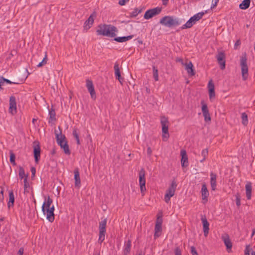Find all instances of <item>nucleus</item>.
Here are the masks:
<instances>
[{"label": "nucleus", "instance_id": "nucleus-5", "mask_svg": "<svg viewBox=\"0 0 255 255\" xmlns=\"http://www.w3.org/2000/svg\"><path fill=\"white\" fill-rule=\"evenodd\" d=\"M160 123L162 126L163 139L164 140H166L169 137L168 133L169 122L168 119L165 117H162Z\"/></svg>", "mask_w": 255, "mask_h": 255}, {"label": "nucleus", "instance_id": "nucleus-20", "mask_svg": "<svg viewBox=\"0 0 255 255\" xmlns=\"http://www.w3.org/2000/svg\"><path fill=\"white\" fill-rule=\"evenodd\" d=\"M184 66H185V69L189 75L191 76L195 75V72L193 69V65L191 61L188 63H185Z\"/></svg>", "mask_w": 255, "mask_h": 255}, {"label": "nucleus", "instance_id": "nucleus-34", "mask_svg": "<svg viewBox=\"0 0 255 255\" xmlns=\"http://www.w3.org/2000/svg\"><path fill=\"white\" fill-rule=\"evenodd\" d=\"M193 24H194V22L190 18L185 24L183 25L181 28L182 29L191 28Z\"/></svg>", "mask_w": 255, "mask_h": 255}, {"label": "nucleus", "instance_id": "nucleus-8", "mask_svg": "<svg viewBox=\"0 0 255 255\" xmlns=\"http://www.w3.org/2000/svg\"><path fill=\"white\" fill-rule=\"evenodd\" d=\"M161 10L162 8L159 7L150 9L145 12L144 14V18L146 19H150L153 16L159 14L161 12Z\"/></svg>", "mask_w": 255, "mask_h": 255}, {"label": "nucleus", "instance_id": "nucleus-52", "mask_svg": "<svg viewBox=\"0 0 255 255\" xmlns=\"http://www.w3.org/2000/svg\"><path fill=\"white\" fill-rule=\"evenodd\" d=\"M176 61L180 62L182 65H184L185 64V63H184L183 59L181 58H177Z\"/></svg>", "mask_w": 255, "mask_h": 255}, {"label": "nucleus", "instance_id": "nucleus-43", "mask_svg": "<svg viewBox=\"0 0 255 255\" xmlns=\"http://www.w3.org/2000/svg\"><path fill=\"white\" fill-rule=\"evenodd\" d=\"M241 199H240V195L239 193H237L236 195V205L238 207H239L241 205Z\"/></svg>", "mask_w": 255, "mask_h": 255}, {"label": "nucleus", "instance_id": "nucleus-4", "mask_svg": "<svg viewBox=\"0 0 255 255\" xmlns=\"http://www.w3.org/2000/svg\"><path fill=\"white\" fill-rule=\"evenodd\" d=\"M242 76L243 80L245 81L248 77V66L247 65V57L246 52L242 54L240 59Z\"/></svg>", "mask_w": 255, "mask_h": 255}, {"label": "nucleus", "instance_id": "nucleus-48", "mask_svg": "<svg viewBox=\"0 0 255 255\" xmlns=\"http://www.w3.org/2000/svg\"><path fill=\"white\" fill-rule=\"evenodd\" d=\"M162 219L161 216H158L157 219H156L155 224H159V225L162 226Z\"/></svg>", "mask_w": 255, "mask_h": 255}, {"label": "nucleus", "instance_id": "nucleus-6", "mask_svg": "<svg viewBox=\"0 0 255 255\" xmlns=\"http://www.w3.org/2000/svg\"><path fill=\"white\" fill-rule=\"evenodd\" d=\"M107 221V220L105 218L99 223V237L98 242L100 244L105 240Z\"/></svg>", "mask_w": 255, "mask_h": 255}, {"label": "nucleus", "instance_id": "nucleus-50", "mask_svg": "<svg viewBox=\"0 0 255 255\" xmlns=\"http://www.w3.org/2000/svg\"><path fill=\"white\" fill-rule=\"evenodd\" d=\"M191 253L192 255H198V254L196 251L195 248L193 246H192L191 247Z\"/></svg>", "mask_w": 255, "mask_h": 255}, {"label": "nucleus", "instance_id": "nucleus-17", "mask_svg": "<svg viewBox=\"0 0 255 255\" xmlns=\"http://www.w3.org/2000/svg\"><path fill=\"white\" fill-rule=\"evenodd\" d=\"M201 221L203 226L204 235L206 237L209 234V224L205 217H202Z\"/></svg>", "mask_w": 255, "mask_h": 255}, {"label": "nucleus", "instance_id": "nucleus-38", "mask_svg": "<svg viewBox=\"0 0 255 255\" xmlns=\"http://www.w3.org/2000/svg\"><path fill=\"white\" fill-rule=\"evenodd\" d=\"M49 118L51 121H55V112L54 109L51 108L49 113Z\"/></svg>", "mask_w": 255, "mask_h": 255}, {"label": "nucleus", "instance_id": "nucleus-22", "mask_svg": "<svg viewBox=\"0 0 255 255\" xmlns=\"http://www.w3.org/2000/svg\"><path fill=\"white\" fill-rule=\"evenodd\" d=\"M177 187V184L175 180H173L172 182L171 185L169 186L168 189L166 191V194H172V195H174L175 190Z\"/></svg>", "mask_w": 255, "mask_h": 255}, {"label": "nucleus", "instance_id": "nucleus-44", "mask_svg": "<svg viewBox=\"0 0 255 255\" xmlns=\"http://www.w3.org/2000/svg\"><path fill=\"white\" fill-rule=\"evenodd\" d=\"M203 114L204 117V120L206 122L211 121V119L209 112L207 113H204Z\"/></svg>", "mask_w": 255, "mask_h": 255}, {"label": "nucleus", "instance_id": "nucleus-19", "mask_svg": "<svg viewBox=\"0 0 255 255\" xmlns=\"http://www.w3.org/2000/svg\"><path fill=\"white\" fill-rule=\"evenodd\" d=\"M181 155L182 156L181 160L182 166L183 167H187L188 166V157L185 150H181Z\"/></svg>", "mask_w": 255, "mask_h": 255}, {"label": "nucleus", "instance_id": "nucleus-18", "mask_svg": "<svg viewBox=\"0 0 255 255\" xmlns=\"http://www.w3.org/2000/svg\"><path fill=\"white\" fill-rule=\"evenodd\" d=\"M45 211H42L43 214L46 215V219L50 223H52L55 219L54 213L52 210H48V209L45 208Z\"/></svg>", "mask_w": 255, "mask_h": 255}, {"label": "nucleus", "instance_id": "nucleus-9", "mask_svg": "<svg viewBox=\"0 0 255 255\" xmlns=\"http://www.w3.org/2000/svg\"><path fill=\"white\" fill-rule=\"evenodd\" d=\"M33 153L35 161L36 163L39 162L40 157V147L39 142L38 141L33 142Z\"/></svg>", "mask_w": 255, "mask_h": 255}, {"label": "nucleus", "instance_id": "nucleus-29", "mask_svg": "<svg viewBox=\"0 0 255 255\" xmlns=\"http://www.w3.org/2000/svg\"><path fill=\"white\" fill-rule=\"evenodd\" d=\"M133 37V35H129L128 36H123V37H115L114 40L118 42H123L127 41L130 39H131Z\"/></svg>", "mask_w": 255, "mask_h": 255}, {"label": "nucleus", "instance_id": "nucleus-31", "mask_svg": "<svg viewBox=\"0 0 255 255\" xmlns=\"http://www.w3.org/2000/svg\"><path fill=\"white\" fill-rule=\"evenodd\" d=\"M205 13V12H199L196 14L193 15L190 18L192 19V20L194 22V23L195 24L196 21L199 20L200 19L202 18L203 16L204 15Z\"/></svg>", "mask_w": 255, "mask_h": 255}, {"label": "nucleus", "instance_id": "nucleus-14", "mask_svg": "<svg viewBox=\"0 0 255 255\" xmlns=\"http://www.w3.org/2000/svg\"><path fill=\"white\" fill-rule=\"evenodd\" d=\"M53 202V200L50 198L49 196H48L47 200H46V198L45 199V201L44 202L42 206V211H45V209H48V210H52L54 213V207L53 205L51 206L52 203Z\"/></svg>", "mask_w": 255, "mask_h": 255}, {"label": "nucleus", "instance_id": "nucleus-2", "mask_svg": "<svg viewBox=\"0 0 255 255\" xmlns=\"http://www.w3.org/2000/svg\"><path fill=\"white\" fill-rule=\"evenodd\" d=\"M59 132L55 129V134L57 143L60 145V147L63 149L64 152L67 155H70L71 151L69 149V145L67 141L65 140L66 137L64 134H62V131L60 127H58Z\"/></svg>", "mask_w": 255, "mask_h": 255}, {"label": "nucleus", "instance_id": "nucleus-55", "mask_svg": "<svg viewBox=\"0 0 255 255\" xmlns=\"http://www.w3.org/2000/svg\"><path fill=\"white\" fill-rule=\"evenodd\" d=\"M147 153L148 156H151L152 154V150L150 147H148L147 149Z\"/></svg>", "mask_w": 255, "mask_h": 255}, {"label": "nucleus", "instance_id": "nucleus-57", "mask_svg": "<svg viewBox=\"0 0 255 255\" xmlns=\"http://www.w3.org/2000/svg\"><path fill=\"white\" fill-rule=\"evenodd\" d=\"M2 76L0 77V90L2 89L1 86L4 85V82L2 80Z\"/></svg>", "mask_w": 255, "mask_h": 255}, {"label": "nucleus", "instance_id": "nucleus-3", "mask_svg": "<svg viewBox=\"0 0 255 255\" xmlns=\"http://www.w3.org/2000/svg\"><path fill=\"white\" fill-rule=\"evenodd\" d=\"M159 23L168 27L177 26L181 24L178 18L172 16H165L160 19Z\"/></svg>", "mask_w": 255, "mask_h": 255}, {"label": "nucleus", "instance_id": "nucleus-64", "mask_svg": "<svg viewBox=\"0 0 255 255\" xmlns=\"http://www.w3.org/2000/svg\"><path fill=\"white\" fill-rule=\"evenodd\" d=\"M255 234V229H254L253 230V233H252V236H253Z\"/></svg>", "mask_w": 255, "mask_h": 255}, {"label": "nucleus", "instance_id": "nucleus-11", "mask_svg": "<svg viewBox=\"0 0 255 255\" xmlns=\"http://www.w3.org/2000/svg\"><path fill=\"white\" fill-rule=\"evenodd\" d=\"M86 87L88 89V91L89 92L90 95L91 96V98L95 100L96 98V92L95 91L94 87L93 84V82L87 79L86 80Z\"/></svg>", "mask_w": 255, "mask_h": 255}, {"label": "nucleus", "instance_id": "nucleus-32", "mask_svg": "<svg viewBox=\"0 0 255 255\" xmlns=\"http://www.w3.org/2000/svg\"><path fill=\"white\" fill-rule=\"evenodd\" d=\"M250 0H244L240 4L239 7L242 9H246L250 6Z\"/></svg>", "mask_w": 255, "mask_h": 255}, {"label": "nucleus", "instance_id": "nucleus-27", "mask_svg": "<svg viewBox=\"0 0 255 255\" xmlns=\"http://www.w3.org/2000/svg\"><path fill=\"white\" fill-rule=\"evenodd\" d=\"M162 226L159 225V224H155V229H154V239L159 237L161 235V233L162 232Z\"/></svg>", "mask_w": 255, "mask_h": 255}, {"label": "nucleus", "instance_id": "nucleus-59", "mask_svg": "<svg viewBox=\"0 0 255 255\" xmlns=\"http://www.w3.org/2000/svg\"><path fill=\"white\" fill-rule=\"evenodd\" d=\"M219 0H215V3H213V5L211 6V8L216 6L217 3L219 2Z\"/></svg>", "mask_w": 255, "mask_h": 255}, {"label": "nucleus", "instance_id": "nucleus-54", "mask_svg": "<svg viewBox=\"0 0 255 255\" xmlns=\"http://www.w3.org/2000/svg\"><path fill=\"white\" fill-rule=\"evenodd\" d=\"M128 0H120L119 1V4L121 5H124L125 4L126 1H128Z\"/></svg>", "mask_w": 255, "mask_h": 255}, {"label": "nucleus", "instance_id": "nucleus-23", "mask_svg": "<svg viewBox=\"0 0 255 255\" xmlns=\"http://www.w3.org/2000/svg\"><path fill=\"white\" fill-rule=\"evenodd\" d=\"M202 199L205 202L207 201V198L209 196V192L206 187V185L204 184L202 185L201 189Z\"/></svg>", "mask_w": 255, "mask_h": 255}, {"label": "nucleus", "instance_id": "nucleus-47", "mask_svg": "<svg viewBox=\"0 0 255 255\" xmlns=\"http://www.w3.org/2000/svg\"><path fill=\"white\" fill-rule=\"evenodd\" d=\"M72 134L76 139L79 138V134L77 132V129L76 128H74L73 129Z\"/></svg>", "mask_w": 255, "mask_h": 255}, {"label": "nucleus", "instance_id": "nucleus-39", "mask_svg": "<svg viewBox=\"0 0 255 255\" xmlns=\"http://www.w3.org/2000/svg\"><path fill=\"white\" fill-rule=\"evenodd\" d=\"M202 105V111L203 114L209 113V110L206 104L203 101L201 102Z\"/></svg>", "mask_w": 255, "mask_h": 255}, {"label": "nucleus", "instance_id": "nucleus-15", "mask_svg": "<svg viewBox=\"0 0 255 255\" xmlns=\"http://www.w3.org/2000/svg\"><path fill=\"white\" fill-rule=\"evenodd\" d=\"M222 239L227 247V251L230 253L232 247V243L230 239L229 236L227 234H225L222 236Z\"/></svg>", "mask_w": 255, "mask_h": 255}, {"label": "nucleus", "instance_id": "nucleus-45", "mask_svg": "<svg viewBox=\"0 0 255 255\" xmlns=\"http://www.w3.org/2000/svg\"><path fill=\"white\" fill-rule=\"evenodd\" d=\"M173 195H172V194H166L165 193V196H164V201L166 203H168L170 200V198L173 197Z\"/></svg>", "mask_w": 255, "mask_h": 255}, {"label": "nucleus", "instance_id": "nucleus-1", "mask_svg": "<svg viewBox=\"0 0 255 255\" xmlns=\"http://www.w3.org/2000/svg\"><path fill=\"white\" fill-rule=\"evenodd\" d=\"M116 27L111 24H100L96 30L98 35L106 36L109 37H115L116 32H118Z\"/></svg>", "mask_w": 255, "mask_h": 255}, {"label": "nucleus", "instance_id": "nucleus-10", "mask_svg": "<svg viewBox=\"0 0 255 255\" xmlns=\"http://www.w3.org/2000/svg\"><path fill=\"white\" fill-rule=\"evenodd\" d=\"M218 63L220 65V68L224 70L226 66V55L223 51H220L216 56Z\"/></svg>", "mask_w": 255, "mask_h": 255}, {"label": "nucleus", "instance_id": "nucleus-40", "mask_svg": "<svg viewBox=\"0 0 255 255\" xmlns=\"http://www.w3.org/2000/svg\"><path fill=\"white\" fill-rule=\"evenodd\" d=\"M208 151L207 148L204 149L202 150L201 154H202V156L203 157V158L200 160L201 162H202L203 161H204L205 160L207 156L208 155Z\"/></svg>", "mask_w": 255, "mask_h": 255}, {"label": "nucleus", "instance_id": "nucleus-13", "mask_svg": "<svg viewBox=\"0 0 255 255\" xmlns=\"http://www.w3.org/2000/svg\"><path fill=\"white\" fill-rule=\"evenodd\" d=\"M9 113L14 115L16 113V103L15 98L11 96L9 99Z\"/></svg>", "mask_w": 255, "mask_h": 255}, {"label": "nucleus", "instance_id": "nucleus-42", "mask_svg": "<svg viewBox=\"0 0 255 255\" xmlns=\"http://www.w3.org/2000/svg\"><path fill=\"white\" fill-rule=\"evenodd\" d=\"M27 177H28V174H27L23 180L24 182V191L25 192L26 190V189L29 187V183L27 181Z\"/></svg>", "mask_w": 255, "mask_h": 255}, {"label": "nucleus", "instance_id": "nucleus-7", "mask_svg": "<svg viewBox=\"0 0 255 255\" xmlns=\"http://www.w3.org/2000/svg\"><path fill=\"white\" fill-rule=\"evenodd\" d=\"M139 182L140 190L142 196L145 195L146 190L145 187V171L142 168L139 172Z\"/></svg>", "mask_w": 255, "mask_h": 255}, {"label": "nucleus", "instance_id": "nucleus-58", "mask_svg": "<svg viewBox=\"0 0 255 255\" xmlns=\"http://www.w3.org/2000/svg\"><path fill=\"white\" fill-rule=\"evenodd\" d=\"M31 171L32 176H35V172H36L35 168L33 167H31Z\"/></svg>", "mask_w": 255, "mask_h": 255}, {"label": "nucleus", "instance_id": "nucleus-16", "mask_svg": "<svg viewBox=\"0 0 255 255\" xmlns=\"http://www.w3.org/2000/svg\"><path fill=\"white\" fill-rule=\"evenodd\" d=\"M115 74L116 79H118L121 84H123L124 79L121 77L119 64L118 62H116L114 65Z\"/></svg>", "mask_w": 255, "mask_h": 255}, {"label": "nucleus", "instance_id": "nucleus-41", "mask_svg": "<svg viewBox=\"0 0 255 255\" xmlns=\"http://www.w3.org/2000/svg\"><path fill=\"white\" fill-rule=\"evenodd\" d=\"M47 55L46 54L45 55V57H44V58L43 59L42 61L41 62H40L37 65V67H40L43 66V65H45L47 63Z\"/></svg>", "mask_w": 255, "mask_h": 255}, {"label": "nucleus", "instance_id": "nucleus-33", "mask_svg": "<svg viewBox=\"0 0 255 255\" xmlns=\"http://www.w3.org/2000/svg\"><path fill=\"white\" fill-rule=\"evenodd\" d=\"M242 118V124L246 126L248 124V115L246 113H243L241 116Z\"/></svg>", "mask_w": 255, "mask_h": 255}, {"label": "nucleus", "instance_id": "nucleus-21", "mask_svg": "<svg viewBox=\"0 0 255 255\" xmlns=\"http://www.w3.org/2000/svg\"><path fill=\"white\" fill-rule=\"evenodd\" d=\"M209 95L210 99H212L215 97L214 85L212 80H210L208 83Z\"/></svg>", "mask_w": 255, "mask_h": 255}, {"label": "nucleus", "instance_id": "nucleus-24", "mask_svg": "<svg viewBox=\"0 0 255 255\" xmlns=\"http://www.w3.org/2000/svg\"><path fill=\"white\" fill-rule=\"evenodd\" d=\"M74 179H75V186L76 187L79 188L81 185V180L79 175L78 169L74 170Z\"/></svg>", "mask_w": 255, "mask_h": 255}, {"label": "nucleus", "instance_id": "nucleus-51", "mask_svg": "<svg viewBox=\"0 0 255 255\" xmlns=\"http://www.w3.org/2000/svg\"><path fill=\"white\" fill-rule=\"evenodd\" d=\"M241 44V41L240 39H238L236 41L235 45H234V49H237L238 46H240Z\"/></svg>", "mask_w": 255, "mask_h": 255}, {"label": "nucleus", "instance_id": "nucleus-26", "mask_svg": "<svg viewBox=\"0 0 255 255\" xmlns=\"http://www.w3.org/2000/svg\"><path fill=\"white\" fill-rule=\"evenodd\" d=\"M245 188L247 198L248 200H250L252 196V183L248 182L246 185Z\"/></svg>", "mask_w": 255, "mask_h": 255}, {"label": "nucleus", "instance_id": "nucleus-30", "mask_svg": "<svg viewBox=\"0 0 255 255\" xmlns=\"http://www.w3.org/2000/svg\"><path fill=\"white\" fill-rule=\"evenodd\" d=\"M14 202V196L12 191L9 192V201L7 203V206L9 208L13 206Z\"/></svg>", "mask_w": 255, "mask_h": 255}, {"label": "nucleus", "instance_id": "nucleus-53", "mask_svg": "<svg viewBox=\"0 0 255 255\" xmlns=\"http://www.w3.org/2000/svg\"><path fill=\"white\" fill-rule=\"evenodd\" d=\"M23 252L24 249L23 248H20L17 252V255H23Z\"/></svg>", "mask_w": 255, "mask_h": 255}, {"label": "nucleus", "instance_id": "nucleus-62", "mask_svg": "<svg viewBox=\"0 0 255 255\" xmlns=\"http://www.w3.org/2000/svg\"><path fill=\"white\" fill-rule=\"evenodd\" d=\"M76 139V142H77V144L78 145H80V141L79 138H77V139Z\"/></svg>", "mask_w": 255, "mask_h": 255}, {"label": "nucleus", "instance_id": "nucleus-61", "mask_svg": "<svg viewBox=\"0 0 255 255\" xmlns=\"http://www.w3.org/2000/svg\"><path fill=\"white\" fill-rule=\"evenodd\" d=\"M138 13L137 12V9H135V11L132 12V15L133 16H135Z\"/></svg>", "mask_w": 255, "mask_h": 255}, {"label": "nucleus", "instance_id": "nucleus-12", "mask_svg": "<svg viewBox=\"0 0 255 255\" xmlns=\"http://www.w3.org/2000/svg\"><path fill=\"white\" fill-rule=\"evenodd\" d=\"M97 16L96 12L94 11L89 17L87 20L84 23V29H89L93 25L94 21V18Z\"/></svg>", "mask_w": 255, "mask_h": 255}, {"label": "nucleus", "instance_id": "nucleus-25", "mask_svg": "<svg viewBox=\"0 0 255 255\" xmlns=\"http://www.w3.org/2000/svg\"><path fill=\"white\" fill-rule=\"evenodd\" d=\"M210 176H211V179H210V184H211V189L212 190H215L216 189V186H217V184H216V178H217V176L216 175L213 173V172H211L210 173Z\"/></svg>", "mask_w": 255, "mask_h": 255}, {"label": "nucleus", "instance_id": "nucleus-56", "mask_svg": "<svg viewBox=\"0 0 255 255\" xmlns=\"http://www.w3.org/2000/svg\"><path fill=\"white\" fill-rule=\"evenodd\" d=\"M250 248L249 246H247L245 251V254H248V255H250Z\"/></svg>", "mask_w": 255, "mask_h": 255}, {"label": "nucleus", "instance_id": "nucleus-36", "mask_svg": "<svg viewBox=\"0 0 255 255\" xmlns=\"http://www.w3.org/2000/svg\"><path fill=\"white\" fill-rule=\"evenodd\" d=\"M19 177L20 178V179H23L25 178V176L26 175L25 174L24 170L23 168V167L19 166Z\"/></svg>", "mask_w": 255, "mask_h": 255}, {"label": "nucleus", "instance_id": "nucleus-63", "mask_svg": "<svg viewBox=\"0 0 255 255\" xmlns=\"http://www.w3.org/2000/svg\"><path fill=\"white\" fill-rule=\"evenodd\" d=\"M24 79H21L18 82H20L21 83L20 84H21V83H23L24 82ZM15 82H17V81H16Z\"/></svg>", "mask_w": 255, "mask_h": 255}, {"label": "nucleus", "instance_id": "nucleus-49", "mask_svg": "<svg viewBox=\"0 0 255 255\" xmlns=\"http://www.w3.org/2000/svg\"><path fill=\"white\" fill-rule=\"evenodd\" d=\"M174 253L175 255H181V251L179 247H176L175 249Z\"/></svg>", "mask_w": 255, "mask_h": 255}, {"label": "nucleus", "instance_id": "nucleus-37", "mask_svg": "<svg viewBox=\"0 0 255 255\" xmlns=\"http://www.w3.org/2000/svg\"><path fill=\"white\" fill-rule=\"evenodd\" d=\"M152 69L153 78L155 81H158V69L154 66L152 67Z\"/></svg>", "mask_w": 255, "mask_h": 255}, {"label": "nucleus", "instance_id": "nucleus-35", "mask_svg": "<svg viewBox=\"0 0 255 255\" xmlns=\"http://www.w3.org/2000/svg\"><path fill=\"white\" fill-rule=\"evenodd\" d=\"M10 162L13 165H15L16 163L15 161V155L12 150L10 151Z\"/></svg>", "mask_w": 255, "mask_h": 255}, {"label": "nucleus", "instance_id": "nucleus-60", "mask_svg": "<svg viewBox=\"0 0 255 255\" xmlns=\"http://www.w3.org/2000/svg\"><path fill=\"white\" fill-rule=\"evenodd\" d=\"M168 0H162L163 5H166L168 3Z\"/></svg>", "mask_w": 255, "mask_h": 255}, {"label": "nucleus", "instance_id": "nucleus-46", "mask_svg": "<svg viewBox=\"0 0 255 255\" xmlns=\"http://www.w3.org/2000/svg\"><path fill=\"white\" fill-rule=\"evenodd\" d=\"M2 80L3 82H5L7 84H20V82H13L10 81V80L6 79L2 77Z\"/></svg>", "mask_w": 255, "mask_h": 255}, {"label": "nucleus", "instance_id": "nucleus-28", "mask_svg": "<svg viewBox=\"0 0 255 255\" xmlns=\"http://www.w3.org/2000/svg\"><path fill=\"white\" fill-rule=\"evenodd\" d=\"M131 246V241L130 240H128L125 244V249H124V255H128L130 251V248Z\"/></svg>", "mask_w": 255, "mask_h": 255}]
</instances>
